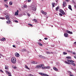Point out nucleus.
Masks as SVG:
<instances>
[{"label": "nucleus", "instance_id": "42", "mask_svg": "<svg viewBox=\"0 0 76 76\" xmlns=\"http://www.w3.org/2000/svg\"><path fill=\"white\" fill-rule=\"evenodd\" d=\"M59 15H60V16H63V15L60 13H59Z\"/></svg>", "mask_w": 76, "mask_h": 76}, {"label": "nucleus", "instance_id": "33", "mask_svg": "<svg viewBox=\"0 0 76 76\" xmlns=\"http://www.w3.org/2000/svg\"><path fill=\"white\" fill-rule=\"evenodd\" d=\"M24 8H26V7H27V5H24Z\"/></svg>", "mask_w": 76, "mask_h": 76}, {"label": "nucleus", "instance_id": "47", "mask_svg": "<svg viewBox=\"0 0 76 76\" xmlns=\"http://www.w3.org/2000/svg\"><path fill=\"white\" fill-rule=\"evenodd\" d=\"M29 76H33V75H32V74H30L29 75Z\"/></svg>", "mask_w": 76, "mask_h": 76}, {"label": "nucleus", "instance_id": "43", "mask_svg": "<svg viewBox=\"0 0 76 76\" xmlns=\"http://www.w3.org/2000/svg\"><path fill=\"white\" fill-rule=\"evenodd\" d=\"M47 53L48 54H51V53L50 52H47Z\"/></svg>", "mask_w": 76, "mask_h": 76}, {"label": "nucleus", "instance_id": "17", "mask_svg": "<svg viewBox=\"0 0 76 76\" xmlns=\"http://www.w3.org/2000/svg\"><path fill=\"white\" fill-rule=\"evenodd\" d=\"M5 69H6V70H7V69H9V67H8V66L7 65H5Z\"/></svg>", "mask_w": 76, "mask_h": 76}, {"label": "nucleus", "instance_id": "50", "mask_svg": "<svg viewBox=\"0 0 76 76\" xmlns=\"http://www.w3.org/2000/svg\"><path fill=\"white\" fill-rule=\"evenodd\" d=\"M74 44H75L76 45L75 46H76V42H74Z\"/></svg>", "mask_w": 76, "mask_h": 76}, {"label": "nucleus", "instance_id": "39", "mask_svg": "<svg viewBox=\"0 0 76 76\" xmlns=\"http://www.w3.org/2000/svg\"><path fill=\"white\" fill-rule=\"evenodd\" d=\"M14 21L15 22H16V23H18V20H15Z\"/></svg>", "mask_w": 76, "mask_h": 76}, {"label": "nucleus", "instance_id": "45", "mask_svg": "<svg viewBox=\"0 0 76 76\" xmlns=\"http://www.w3.org/2000/svg\"><path fill=\"white\" fill-rule=\"evenodd\" d=\"M7 0H4V1H5V2H6V1H7Z\"/></svg>", "mask_w": 76, "mask_h": 76}, {"label": "nucleus", "instance_id": "38", "mask_svg": "<svg viewBox=\"0 0 76 76\" xmlns=\"http://www.w3.org/2000/svg\"><path fill=\"white\" fill-rule=\"evenodd\" d=\"M4 6L6 7H7V8L8 7V5H7L6 4H5L4 5Z\"/></svg>", "mask_w": 76, "mask_h": 76}, {"label": "nucleus", "instance_id": "49", "mask_svg": "<svg viewBox=\"0 0 76 76\" xmlns=\"http://www.w3.org/2000/svg\"><path fill=\"white\" fill-rule=\"evenodd\" d=\"M13 47H14V48H15L16 47H15V45H13Z\"/></svg>", "mask_w": 76, "mask_h": 76}, {"label": "nucleus", "instance_id": "12", "mask_svg": "<svg viewBox=\"0 0 76 76\" xmlns=\"http://www.w3.org/2000/svg\"><path fill=\"white\" fill-rule=\"evenodd\" d=\"M50 69V66H46V67H44V69Z\"/></svg>", "mask_w": 76, "mask_h": 76}, {"label": "nucleus", "instance_id": "56", "mask_svg": "<svg viewBox=\"0 0 76 76\" xmlns=\"http://www.w3.org/2000/svg\"><path fill=\"white\" fill-rule=\"evenodd\" d=\"M42 56H41V55H39V57H42Z\"/></svg>", "mask_w": 76, "mask_h": 76}, {"label": "nucleus", "instance_id": "4", "mask_svg": "<svg viewBox=\"0 0 76 76\" xmlns=\"http://www.w3.org/2000/svg\"><path fill=\"white\" fill-rule=\"evenodd\" d=\"M60 13L62 14V15H64L65 14V12L62 10H60Z\"/></svg>", "mask_w": 76, "mask_h": 76}, {"label": "nucleus", "instance_id": "51", "mask_svg": "<svg viewBox=\"0 0 76 76\" xmlns=\"http://www.w3.org/2000/svg\"><path fill=\"white\" fill-rule=\"evenodd\" d=\"M23 51H24L26 52V49H24V50H23Z\"/></svg>", "mask_w": 76, "mask_h": 76}, {"label": "nucleus", "instance_id": "3", "mask_svg": "<svg viewBox=\"0 0 76 76\" xmlns=\"http://www.w3.org/2000/svg\"><path fill=\"white\" fill-rule=\"evenodd\" d=\"M11 62L12 63H13L14 64H15L16 63V58L15 57H13L11 59Z\"/></svg>", "mask_w": 76, "mask_h": 76}, {"label": "nucleus", "instance_id": "62", "mask_svg": "<svg viewBox=\"0 0 76 76\" xmlns=\"http://www.w3.org/2000/svg\"><path fill=\"white\" fill-rule=\"evenodd\" d=\"M44 0H42V1H44Z\"/></svg>", "mask_w": 76, "mask_h": 76}, {"label": "nucleus", "instance_id": "29", "mask_svg": "<svg viewBox=\"0 0 76 76\" xmlns=\"http://www.w3.org/2000/svg\"><path fill=\"white\" fill-rule=\"evenodd\" d=\"M12 4H13V2H12L10 1L9 3L10 5H12Z\"/></svg>", "mask_w": 76, "mask_h": 76}, {"label": "nucleus", "instance_id": "32", "mask_svg": "<svg viewBox=\"0 0 76 76\" xmlns=\"http://www.w3.org/2000/svg\"><path fill=\"white\" fill-rule=\"evenodd\" d=\"M28 25H29V26H33V25H32L31 23H28Z\"/></svg>", "mask_w": 76, "mask_h": 76}, {"label": "nucleus", "instance_id": "6", "mask_svg": "<svg viewBox=\"0 0 76 76\" xmlns=\"http://www.w3.org/2000/svg\"><path fill=\"white\" fill-rule=\"evenodd\" d=\"M66 32H67V33H68V34H72L73 33L72 32H71L70 31H69V30H66Z\"/></svg>", "mask_w": 76, "mask_h": 76}, {"label": "nucleus", "instance_id": "2", "mask_svg": "<svg viewBox=\"0 0 76 76\" xmlns=\"http://www.w3.org/2000/svg\"><path fill=\"white\" fill-rule=\"evenodd\" d=\"M67 61H65V62L66 64H70V63H74L75 61H72L69 60V59H67Z\"/></svg>", "mask_w": 76, "mask_h": 76}, {"label": "nucleus", "instance_id": "57", "mask_svg": "<svg viewBox=\"0 0 76 76\" xmlns=\"http://www.w3.org/2000/svg\"><path fill=\"white\" fill-rule=\"evenodd\" d=\"M15 66H12V68H13V69H14V67H15Z\"/></svg>", "mask_w": 76, "mask_h": 76}, {"label": "nucleus", "instance_id": "18", "mask_svg": "<svg viewBox=\"0 0 76 76\" xmlns=\"http://www.w3.org/2000/svg\"><path fill=\"white\" fill-rule=\"evenodd\" d=\"M5 39H5V38L3 37L2 39H1V41H5Z\"/></svg>", "mask_w": 76, "mask_h": 76}, {"label": "nucleus", "instance_id": "59", "mask_svg": "<svg viewBox=\"0 0 76 76\" xmlns=\"http://www.w3.org/2000/svg\"><path fill=\"white\" fill-rule=\"evenodd\" d=\"M52 53V54H53V52H51V53Z\"/></svg>", "mask_w": 76, "mask_h": 76}, {"label": "nucleus", "instance_id": "26", "mask_svg": "<svg viewBox=\"0 0 76 76\" xmlns=\"http://www.w3.org/2000/svg\"><path fill=\"white\" fill-rule=\"evenodd\" d=\"M33 21H34L35 22H37V20L36 19H34L32 20Z\"/></svg>", "mask_w": 76, "mask_h": 76}, {"label": "nucleus", "instance_id": "64", "mask_svg": "<svg viewBox=\"0 0 76 76\" xmlns=\"http://www.w3.org/2000/svg\"><path fill=\"white\" fill-rule=\"evenodd\" d=\"M0 58H1V57L0 56Z\"/></svg>", "mask_w": 76, "mask_h": 76}, {"label": "nucleus", "instance_id": "48", "mask_svg": "<svg viewBox=\"0 0 76 76\" xmlns=\"http://www.w3.org/2000/svg\"><path fill=\"white\" fill-rule=\"evenodd\" d=\"M69 76H74V75H72V74H70Z\"/></svg>", "mask_w": 76, "mask_h": 76}, {"label": "nucleus", "instance_id": "41", "mask_svg": "<svg viewBox=\"0 0 76 76\" xmlns=\"http://www.w3.org/2000/svg\"><path fill=\"white\" fill-rule=\"evenodd\" d=\"M44 39L45 40H47L48 39V38H45Z\"/></svg>", "mask_w": 76, "mask_h": 76}, {"label": "nucleus", "instance_id": "23", "mask_svg": "<svg viewBox=\"0 0 76 76\" xmlns=\"http://www.w3.org/2000/svg\"><path fill=\"white\" fill-rule=\"evenodd\" d=\"M38 44L40 45V46H43V45L42 44H41V43L38 42Z\"/></svg>", "mask_w": 76, "mask_h": 76}, {"label": "nucleus", "instance_id": "53", "mask_svg": "<svg viewBox=\"0 0 76 76\" xmlns=\"http://www.w3.org/2000/svg\"><path fill=\"white\" fill-rule=\"evenodd\" d=\"M31 1V0H28V1H29V2H30V1Z\"/></svg>", "mask_w": 76, "mask_h": 76}, {"label": "nucleus", "instance_id": "19", "mask_svg": "<svg viewBox=\"0 0 76 76\" xmlns=\"http://www.w3.org/2000/svg\"><path fill=\"white\" fill-rule=\"evenodd\" d=\"M16 43L17 44H18V45H20V42H19V41L18 40H17Z\"/></svg>", "mask_w": 76, "mask_h": 76}, {"label": "nucleus", "instance_id": "9", "mask_svg": "<svg viewBox=\"0 0 76 76\" xmlns=\"http://www.w3.org/2000/svg\"><path fill=\"white\" fill-rule=\"evenodd\" d=\"M42 13L44 15H47V13L45 12H44V11L42 10Z\"/></svg>", "mask_w": 76, "mask_h": 76}, {"label": "nucleus", "instance_id": "1", "mask_svg": "<svg viewBox=\"0 0 76 76\" xmlns=\"http://www.w3.org/2000/svg\"><path fill=\"white\" fill-rule=\"evenodd\" d=\"M44 65L43 64H40L39 65H37L36 67V69H41L42 68V69H44Z\"/></svg>", "mask_w": 76, "mask_h": 76}, {"label": "nucleus", "instance_id": "11", "mask_svg": "<svg viewBox=\"0 0 76 76\" xmlns=\"http://www.w3.org/2000/svg\"><path fill=\"white\" fill-rule=\"evenodd\" d=\"M5 18L6 19H7V20H9V19H10V18H9V16H5Z\"/></svg>", "mask_w": 76, "mask_h": 76}, {"label": "nucleus", "instance_id": "22", "mask_svg": "<svg viewBox=\"0 0 76 76\" xmlns=\"http://www.w3.org/2000/svg\"><path fill=\"white\" fill-rule=\"evenodd\" d=\"M71 64L72 66H75L76 65H75V64L73 63H70V64Z\"/></svg>", "mask_w": 76, "mask_h": 76}, {"label": "nucleus", "instance_id": "52", "mask_svg": "<svg viewBox=\"0 0 76 76\" xmlns=\"http://www.w3.org/2000/svg\"><path fill=\"white\" fill-rule=\"evenodd\" d=\"M73 54L75 55V54H76V53H75V52H73Z\"/></svg>", "mask_w": 76, "mask_h": 76}, {"label": "nucleus", "instance_id": "10", "mask_svg": "<svg viewBox=\"0 0 76 76\" xmlns=\"http://www.w3.org/2000/svg\"><path fill=\"white\" fill-rule=\"evenodd\" d=\"M66 5V3L65 1L63 2V7H65Z\"/></svg>", "mask_w": 76, "mask_h": 76}, {"label": "nucleus", "instance_id": "25", "mask_svg": "<svg viewBox=\"0 0 76 76\" xmlns=\"http://www.w3.org/2000/svg\"><path fill=\"white\" fill-rule=\"evenodd\" d=\"M25 67L27 69H28V70H29L30 69H29V68H28V66H27V65H25Z\"/></svg>", "mask_w": 76, "mask_h": 76}, {"label": "nucleus", "instance_id": "34", "mask_svg": "<svg viewBox=\"0 0 76 76\" xmlns=\"http://www.w3.org/2000/svg\"><path fill=\"white\" fill-rule=\"evenodd\" d=\"M43 76H49L48 75L44 74L43 75Z\"/></svg>", "mask_w": 76, "mask_h": 76}, {"label": "nucleus", "instance_id": "27", "mask_svg": "<svg viewBox=\"0 0 76 76\" xmlns=\"http://www.w3.org/2000/svg\"><path fill=\"white\" fill-rule=\"evenodd\" d=\"M56 11H58V7H57L56 8Z\"/></svg>", "mask_w": 76, "mask_h": 76}, {"label": "nucleus", "instance_id": "31", "mask_svg": "<svg viewBox=\"0 0 76 76\" xmlns=\"http://www.w3.org/2000/svg\"><path fill=\"white\" fill-rule=\"evenodd\" d=\"M63 54H64V55H66V54H67V53L65 52H64L63 53Z\"/></svg>", "mask_w": 76, "mask_h": 76}, {"label": "nucleus", "instance_id": "63", "mask_svg": "<svg viewBox=\"0 0 76 76\" xmlns=\"http://www.w3.org/2000/svg\"><path fill=\"white\" fill-rule=\"evenodd\" d=\"M53 26H52V27H53Z\"/></svg>", "mask_w": 76, "mask_h": 76}, {"label": "nucleus", "instance_id": "46", "mask_svg": "<svg viewBox=\"0 0 76 76\" xmlns=\"http://www.w3.org/2000/svg\"><path fill=\"white\" fill-rule=\"evenodd\" d=\"M34 61H31V63H33V64H34Z\"/></svg>", "mask_w": 76, "mask_h": 76}, {"label": "nucleus", "instance_id": "7", "mask_svg": "<svg viewBox=\"0 0 76 76\" xmlns=\"http://www.w3.org/2000/svg\"><path fill=\"white\" fill-rule=\"evenodd\" d=\"M15 55L16 57H19L20 55H19V54L16 53H15Z\"/></svg>", "mask_w": 76, "mask_h": 76}, {"label": "nucleus", "instance_id": "60", "mask_svg": "<svg viewBox=\"0 0 76 76\" xmlns=\"http://www.w3.org/2000/svg\"><path fill=\"white\" fill-rule=\"evenodd\" d=\"M39 41H41V39H39Z\"/></svg>", "mask_w": 76, "mask_h": 76}, {"label": "nucleus", "instance_id": "40", "mask_svg": "<svg viewBox=\"0 0 76 76\" xmlns=\"http://www.w3.org/2000/svg\"><path fill=\"white\" fill-rule=\"evenodd\" d=\"M65 1H66V2H69V1H70V0H65Z\"/></svg>", "mask_w": 76, "mask_h": 76}, {"label": "nucleus", "instance_id": "8", "mask_svg": "<svg viewBox=\"0 0 76 76\" xmlns=\"http://www.w3.org/2000/svg\"><path fill=\"white\" fill-rule=\"evenodd\" d=\"M64 37H67L69 36V34H67V33H64Z\"/></svg>", "mask_w": 76, "mask_h": 76}, {"label": "nucleus", "instance_id": "37", "mask_svg": "<svg viewBox=\"0 0 76 76\" xmlns=\"http://www.w3.org/2000/svg\"><path fill=\"white\" fill-rule=\"evenodd\" d=\"M27 15H28V16H31V15H30V14L29 13H27Z\"/></svg>", "mask_w": 76, "mask_h": 76}, {"label": "nucleus", "instance_id": "28", "mask_svg": "<svg viewBox=\"0 0 76 76\" xmlns=\"http://www.w3.org/2000/svg\"><path fill=\"white\" fill-rule=\"evenodd\" d=\"M66 58L67 59H69V58H71V57L70 56H68V57H66Z\"/></svg>", "mask_w": 76, "mask_h": 76}, {"label": "nucleus", "instance_id": "36", "mask_svg": "<svg viewBox=\"0 0 76 76\" xmlns=\"http://www.w3.org/2000/svg\"><path fill=\"white\" fill-rule=\"evenodd\" d=\"M0 19H2V20H3V19H5V18H4L1 17Z\"/></svg>", "mask_w": 76, "mask_h": 76}, {"label": "nucleus", "instance_id": "13", "mask_svg": "<svg viewBox=\"0 0 76 76\" xmlns=\"http://www.w3.org/2000/svg\"><path fill=\"white\" fill-rule=\"evenodd\" d=\"M53 69L54 70H55V71H58V69H57V68H56L55 67H53Z\"/></svg>", "mask_w": 76, "mask_h": 76}, {"label": "nucleus", "instance_id": "14", "mask_svg": "<svg viewBox=\"0 0 76 76\" xmlns=\"http://www.w3.org/2000/svg\"><path fill=\"white\" fill-rule=\"evenodd\" d=\"M68 8L69 9H70L71 10H72V6H71V5H69Z\"/></svg>", "mask_w": 76, "mask_h": 76}, {"label": "nucleus", "instance_id": "21", "mask_svg": "<svg viewBox=\"0 0 76 76\" xmlns=\"http://www.w3.org/2000/svg\"><path fill=\"white\" fill-rule=\"evenodd\" d=\"M18 15V10H17V12H15V16L16 15Z\"/></svg>", "mask_w": 76, "mask_h": 76}, {"label": "nucleus", "instance_id": "30", "mask_svg": "<svg viewBox=\"0 0 76 76\" xmlns=\"http://www.w3.org/2000/svg\"><path fill=\"white\" fill-rule=\"evenodd\" d=\"M33 64H38V62L36 61H34Z\"/></svg>", "mask_w": 76, "mask_h": 76}, {"label": "nucleus", "instance_id": "15", "mask_svg": "<svg viewBox=\"0 0 76 76\" xmlns=\"http://www.w3.org/2000/svg\"><path fill=\"white\" fill-rule=\"evenodd\" d=\"M10 22H11V21L10 20H8L7 21V23L8 24H9V23H10Z\"/></svg>", "mask_w": 76, "mask_h": 76}, {"label": "nucleus", "instance_id": "58", "mask_svg": "<svg viewBox=\"0 0 76 76\" xmlns=\"http://www.w3.org/2000/svg\"><path fill=\"white\" fill-rule=\"evenodd\" d=\"M0 71L1 72H3V71L2 70H0Z\"/></svg>", "mask_w": 76, "mask_h": 76}, {"label": "nucleus", "instance_id": "35", "mask_svg": "<svg viewBox=\"0 0 76 76\" xmlns=\"http://www.w3.org/2000/svg\"><path fill=\"white\" fill-rule=\"evenodd\" d=\"M67 72L68 73H69V74H71L72 73V72L70 71H67Z\"/></svg>", "mask_w": 76, "mask_h": 76}, {"label": "nucleus", "instance_id": "16", "mask_svg": "<svg viewBox=\"0 0 76 76\" xmlns=\"http://www.w3.org/2000/svg\"><path fill=\"white\" fill-rule=\"evenodd\" d=\"M6 72L7 73V75H11V73L10 72H8V71H6Z\"/></svg>", "mask_w": 76, "mask_h": 76}, {"label": "nucleus", "instance_id": "44", "mask_svg": "<svg viewBox=\"0 0 76 76\" xmlns=\"http://www.w3.org/2000/svg\"><path fill=\"white\" fill-rule=\"evenodd\" d=\"M17 67H16L15 66L14 67V69H17Z\"/></svg>", "mask_w": 76, "mask_h": 76}, {"label": "nucleus", "instance_id": "55", "mask_svg": "<svg viewBox=\"0 0 76 76\" xmlns=\"http://www.w3.org/2000/svg\"><path fill=\"white\" fill-rule=\"evenodd\" d=\"M74 7L75 8V9H76V5L74 6Z\"/></svg>", "mask_w": 76, "mask_h": 76}, {"label": "nucleus", "instance_id": "54", "mask_svg": "<svg viewBox=\"0 0 76 76\" xmlns=\"http://www.w3.org/2000/svg\"><path fill=\"white\" fill-rule=\"evenodd\" d=\"M74 58H75V59H76V56H74Z\"/></svg>", "mask_w": 76, "mask_h": 76}, {"label": "nucleus", "instance_id": "5", "mask_svg": "<svg viewBox=\"0 0 76 76\" xmlns=\"http://www.w3.org/2000/svg\"><path fill=\"white\" fill-rule=\"evenodd\" d=\"M32 10L33 11H36L37 10V8L35 7H34L32 8Z\"/></svg>", "mask_w": 76, "mask_h": 76}, {"label": "nucleus", "instance_id": "24", "mask_svg": "<svg viewBox=\"0 0 76 76\" xmlns=\"http://www.w3.org/2000/svg\"><path fill=\"white\" fill-rule=\"evenodd\" d=\"M39 75H42V76H44V73H41V72H39Z\"/></svg>", "mask_w": 76, "mask_h": 76}, {"label": "nucleus", "instance_id": "61", "mask_svg": "<svg viewBox=\"0 0 76 76\" xmlns=\"http://www.w3.org/2000/svg\"><path fill=\"white\" fill-rule=\"evenodd\" d=\"M68 52H70V51H68Z\"/></svg>", "mask_w": 76, "mask_h": 76}, {"label": "nucleus", "instance_id": "20", "mask_svg": "<svg viewBox=\"0 0 76 76\" xmlns=\"http://www.w3.org/2000/svg\"><path fill=\"white\" fill-rule=\"evenodd\" d=\"M52 7L53 8L54 7H55V3H52Z\"/></svg>", "mask_w": 76, "mask_h": 76}]
</instances>
